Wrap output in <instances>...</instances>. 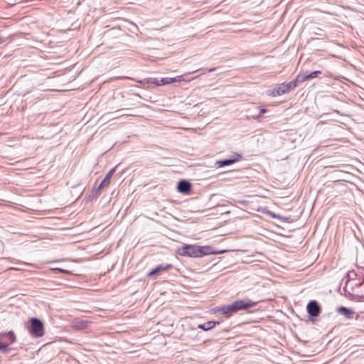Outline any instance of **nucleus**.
I'll list each match as a JSON object with an SVG mask.
<instances>
[{"instance_id":"f257e3e1","label":"nucleus","mask_w":364,"mask_h":364,"mask_svg":"<svg viewBox=\"0 0 364 364\" xmlns=\"http://www.w3.org/2000/svg\"><path fill=\"white\" fill-rule=\"evenodd\" d=\"M255 305L256 302L252 301L250 299L237 300L230 304L218 307L215 312L221 314L228 318L234 313L252 308Z\"/></svg>"},{"instance_id":"f03ea898","label":"nucleus","mask_w":364,"mask_h":364,"mask_svg":"<svg viewBox=\"0 0 364 364\" xmlns=\"http://www.w3.org/2000/svg\"><path fill=\"white\" fill-rule=\"evenodd\" d=\"M210 247H200L194 245H186L178 249V252L181 256L190 257H200L212 253Z\"/></svg>"},{"instance_id":"7ed1b4c3","label":"nucleus","mask_w":364,"mask_h":364,"mask_svg":"<svg viewBox=\"0 0 364 364\" xmlns=\"http://www.w3.org/2000/svg\"><path fill=\"white\" fill-rule=\"evenodd\" d=\"M297 86V80L289 82H283L277 85L272 90L270 95L277 97L285 94L286 92L294 90Z\"/></svg>"},{"instance_id":"20e7f679","label":"nucleus","mask_w":364,"mask_h":364,"mask_svg":"<svg viewBox=\"0 0 364 364\" xmlns=\"http://www.w3.org/2000/svg\"><path fill=\"white\" fill-rule=\"evenodd\" d=\"M31 325L28 327V332L33 336L39 338L44 334V326L43 322L36 318H31L30 319Z\"/></svg>"},{"instance_id":"39448f33","label":"nucleus","mask_w":364,"mask_h":364,"mask_svg":"<svg viewBox=\"0 0 364 364\" xmlns=\"http://www.w3.org/2000/svg\"><path fill=\"white\" fill-rule=\"evenodd\" d=\"M306 309L309 314L312 316H317L321 311L320 306L316 301H311L307 304Z\"/></svg>"},{"instance_id":"423d86ee","label":"nucleus","mask_w":364,"mask_h":364,"mask_svg":"<svg viewBox=\"0 0 364 364\" xmlns=\"http://www.w3.org/2000/svg\"><path fill=\"white\" fill-rule=\"evenodd\" d=\"M116 171V167L112 168L109 171V172L106 174L105 178L102 181L100 184L99 185L97 189H102L105 187L108 186L110 184L111 178H112L114 173Z\"/></svg>"},{"instance_id":"0eeeda50","label":"nucleus","mask_w":364,"mask_h":364,"mask_svg":"<svg viewBox=\"0 0 364 364\" xmlns=\"http://www.w3.org/2000/svg\"><path fill=\"white\" fill-rule=\"evenodd\" d=\"M191 183L186 181H181L177 186L178 192L181 193H188L191 190Z\"/></svg>"},{"instance_id":"6e6552de","label":"nucleus","mask_w":364,"mask_h":364,"mask_svg":"<svg viewBox=\"0 0 364 364\" xmlns=\"http://www.w3.org/2000/svg\"><path fill=\"white\" fill-rule=\"evenodd\" d=\"M338 312L340 314L343 315L346 318L348 319H351L353 317L354 311L351 309H349L346 307L341 306L338 309Z\"/></svg>"},{"instance_id":"1a4fd4ad","label":"nucleus","mask_w":364,"mask_h":364,"mask_svg":"<svg viewBox=\"0 0 364 364\" xmlns=\"http://www.w3.org/2000/svg\"><path fill=\"white\" fill-rule=\"evenodd\" d=\"M321 73V71L316 70V71H314V72L311 73L310 74H305L304 75H299L297 77V79L301 78L300 80L301 82H304V81H306V80H308L309 79H313V78L316 77Z\"/></svg>"},{"instance_id":"9d476101","label":"nucleus","mask_w":364,"mask_h":364,"mask_svg":"<svg viewBox=\"0 0 364 364\" xmlns=\"http://www.w3.org/2000/svg\"><path fill=\"white\" fill-rule=\"evenodd\" d=\"M218 321H208L203 324H199L198 328L203 331H208L214 328L217 324H219Z\"/></svg>"},{"instance_id":"9b49d317","label":"nucleus","mask_w":364,"mask_h":364,"mask_svg":"<svg viewBox=\"0 0 364 364\" xmlns=\"http://www.w3.org/2000/svg\"><path fill=\"white\" fill-rule=\"evenodd\" d=\"M170 267L169 265L168 266H162V265H160V266H158L157 267H156L155 269H154L152 271H151L149 274H148V277H154L155 274H156L158 272H161V271H164V270H166L168 269V268Z\"/></svg>"},{"instance_id":"f8f14e48","label":"nucleus","mask_w":364,"mask_h":364,"mask_svg":"<svg viewBox=\"0 0 364 364\" xmlns=\"http://www.w3.org/2000/svg\"><path fill=\"white\" fill-rule=\"evenodd\" d=\"M236 161V159H225L222 161H218L216 164L218 165V167H223L225 166H229L234 164Z\"/></svg>"},{"instance_id":"ddd939ff","label":"nucleus","mask_w":364,"mask_h":364,"mask_svg":"<svg viewBox=\"0 0 364 364\" xmlns=\"http://www.w3.org/2000/svg\"><path fill=\"white\" fill-rule=\"evenodd\" d=\"M172 82H174L173 77H164V78H162L161 80H159V82H157V85L161 86V85H164L170 84Z\"/></svg>"},{"instance_id":"4468645a","label":"nucleus","mask_w":364,"mask_h":364,"mask_svg":"<svg viewBox=\"0 0 364 364\" xmlns=\"http://www.w3.org/2000/svg\"><path fill=\"white\" fill-rule=\"evenodd\" d=\"M124 109H119L113 112H109L107 114L108 116H109L112 119H117L121 117L120 112H124Z\"/></svg>"},{"instance_id":"2eb2a0df","label":"nucleus","mask_w":364,"mask_h":364,"mask_svg":"<svg viewBox=\"0 0 364 364\" xmlns=\"http://www.w3.org/2000/svg\"><path fill=\"white\" fill-rule=\"evenodd\" d=\"M6 336L11 341V343H14L16 341V336L13 331H9L7 333Z\"/></svg>"},{"instance_id":"dca6fc26","label":"nucleus","mask_w":364,"mask_h":364,"mask_svg":"<svg viewBox=\"0 0 364 364\" xmlns=\"http://www.w3.org/2000/svg\"><path fill=\"white\" fill-rule=\"evenodd\" d=\"M9 348H8V345L0 341V350L3 351V352H6L8 350Z\"/></svg>"},{"instance_id":"f3484780","label":"nucleus","mask_w":364,"mask_h":364,"mask_svg":"<svg viewBox=\"0 0 364 364\" xmlns=\"http://www.w3.org/2000/svg\"><path fill=\"white\" fill-rule=\"evenodd\" d=\"M53 269L54 271H58V272H63V273H65V274H72V272L69 271V270H67V269H61V268H54Z\"/></svg>"},{"instance_id":"a211bd4d","label":"nucleus","mask_w":364,"mask_h":364,"mask_svg":"<svg viewBox=\"0 0 364 364\" xmlns=\"http://www.w3.org/2000/svg\"><path fill=\"white\" fill-rule=\"evenodd\" d=\"M173 82H181L182 80H183L184 79L183 78V76L182 75H179V76H177V77H173Z\"/></svg>"},{"instance_id":"6ab92c4d","label":"nucleus","mask_w":364,"mask_h":364,"mask_svg":"<svg viewBox=\"0 0 364 364\" xmlns=\"http://www.w3.org/2000/svg\"><path fill=\"white\" fill-rule=\"evenodd\" d=\"M124 109V112H120L121 117H122V116H132V115H133L132 114L127 112L128 111V109Z\"/></svg>"},{"instance_id":"aec40b11","label":"nucleus","mask_w":364,"mask_h":364,"mask_svg":"<svg viewBox=\"0 0 364 364\" xmlns=\"http://www.w3.org/2000/svg\"><path fill=\"white\" fill-rule=\"evenodd\" d=\"M157 82H159V80H157L156 78H151V79H150V82H151V83H154V84H156V85H157Z\"/></svg>"},{"instance_id":"412c9836","label":"nucleus","mask_w":364,"mask_h":364,"mask_svg":"<svg viewBox=\"0 0 364 364\" xmlns=\"http://www.w3.org/2000/svg\"><path fill=\"white\" fill-rule=\"evenodd\" d=\"M266 112H267V109H264V108L260 109V110H259V113H260L259 116H260L261 114H262L266 113Z\"/></svg>"},{"instance_id":"4be33fe9","label":"nucleus","mask_w":364,"mask_h":364,"mask_svg":"<svg viewBox=\"0 0 364 364\" xmlns=\"http://www.w3.org/2000/svg\"><path fill=\"white\" fill-rule=\"evenodd\" d=\"M215 70V68H210V69L208 70V72H213V71H214Z\"/></svg>"},{"instance_id":"5701e85b","label":"nucleus","mask_w":364,"mask_h":364,"mask_svg":"<svg viewBox=\"0 0 364 364\" xmlns=\"http://www.w3.org/2000/svg\"><path fill=\"white\" fill-rule=\"evenodd\" d=\"M271 215L272 216V218H277V216L275 214H273V213H272V214H271Z\"/></svg>"},{"instance_id":"b1692460","label":"nucleus","mask_w":364,"mask_h":364,"mask_svg":"<svg viewBox=\"0 0 364 364\" xmlns=\"http://www.w3.org/2000/svg\"><path fill=\"white\" fill-rule=\"evenodd\" d=\"M363 285H364V279H363V282L362 283L359 284V286H363Z\"/></svg>"}]
</instances>
